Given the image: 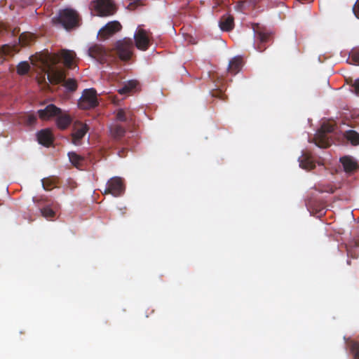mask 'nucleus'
Here are the masks:
<instances>
[{
	"label": "nucleus",
	"instance_id": "f257e3e1",
	"mask_svg": "<svg viewBox=\"0 0 359 359\" xmlns=\"http://www.w3.org/2000/svg\"><path fill=\"white\" fill-rule=\"evenodd\" d=\"M38 115L41 120H48L55 117L56 126L60 130L67 129L72 122V118L69 114L63 112L60 108L53 104H50L44 109H39Z\"/></svg>",
	"mask_w": 359,
	"mask_h": 359
},
{
	"label": "nucleus",
	"instance_id": "f03ea898",
	"mask_svg": "<svg viewBox=\"0 0 359 359\" xmlns=\"http://www.w3.org/2000/svg\"><path fill=\"white\" fill-rule=\"evenodd\" d=\"M79 13L72 8L60 11L58 15L53 19L55 24H61L66 29H71L79 25Z\"/></svg>",
	"mask_w": 359,
	"mask_h": 359
},
{
	"label": "nucleus",
	"instance_id": "7ed1b4c3",
	"mask_svg": "<svg viewBox=\"0 0 359 359\" xmlns=\"http://www.w3.org/2000/svg\"><path fill=\"white\" fill-rule=\"evenodd\" d=\"M89 8L93 15L100 17L109 16L115 12V6L112 0H93Z\"/></svg>",
	"mask_w": 359,
	"mask_h": 359
},
{
	"label": "nucleus",
	"instance_id": "20e7f679",
	"mask_svg": "<svg viewBox=\"0 0 359 359\" xmlns=\"http://www.w3.org/2000/svg\"><path fill=\"white\" fill-rule=\"evenodd\" d=\"M66 74L64 70L51 69L48 73V79L52 84H58L64 82V86L70 91H74L77 88V83L74 79L65 80Z\"/></svg>",
	"mask_w": 359,
	"mask_h": 359
},
{
	"label": "nucleus",
	"instance_id": "39448f33",
	"mask_svg": "<svg viewBox=\"0 0 359 359\" xmlns=\"http://www.w3.org/2000/svg\"><path fill=\"white\" fill-rule=\"evenodd\" d=\"M133 50L134 42L130 38H124L116 41L114 47L115 53L123 61H128L131 58Z\"/></svg>",
	"mask_w": 359,
	"mask_h": 359
},
{
	"label": "nucleus",
	"instance_id": "423d86ee",
	"mask_svg": "<svg viewBox=\"0 0 359 359\" xmlns=\"http://www.w3.org/2000/svg\"><path fill=\"white\" fill-rule=\"evenodd\" d=\"M252 27L255 39V48L259 52H263L266 49V43L270 40L271 33L259 24H252Z\"/></svg>",
	"mask_w": 359,
	"mask_h": 359
},
{
	"label": "nucleus",
	"instance_id": "0eeeda50",
	"mask_svg": "<svg viewBox=\"0 0 359 359\" xmlns=\"http://www.w3.org/2000/svg\"><path fill=\"white\" fill-rule=\"evenodd\" d=\"M97 104L96 90L93 88L84 90L78 102L79 108L86 110L94 108Z\"/></svg>",
	"mask_w": 359,
	"mask_h": 359
},
{
	"label": "nucleus",
	"instance_id": "6e6552de",
	"mask_svg": "<svg viewBox=\"0 0 359 359\" xmlns=\"http://www.w3.org/2000/svg\"><path fill=\"white\" fill-rule=\"evenodd\" d=\"M334 130V126L330 123L322 124L320 129L315 137L316 144L320 148H327L330 145V141L327 135V133Z\"/></svg>",
	"mask_w": 359,
	"mask_h": 359
},
{
	"label": "nucleus",
	"instance_id": "1a4fd4ad",
	"mask_svg": "<svg viewBox=\"0 0 359 359\" xmlns=\"http://www.w3.org/2000/svg\"><path fill=\"white\" fill-rule=\"evenodd\" d=\"M88 55L101 64L107 62L112 57L110 51L107 50L102 46L98 44L93 45L88 48Z\"/></svg>",
	"mask_w": 359,
	"mask_h": 359
},
{
	"label": "nucleus",
	"instance_id": "9d476101",
	"mask_svg": "<svg viewBox=\"0 0 359 359\" xmlns=\"http://www.w3.org/2000/svg\"><path fill=\"white\" fill-rule=\"evenodd\" d=\"M125 187L122 179L118 177H111L107 183L104 194H111L114 196H119L123 194Z\"/></svg>",
	"mask_w": 359,
	"mask_h": 359
},
{
	"label": "nucleus",
	"instance_id": "9b49d317",
	"mask_svg": "<svg viewBox=\"0 0 359 359\" xmlns=\"http://www.w3.org/2000/svg\"><path fill=\"white\" fill-rule=\"evenodd\" d=\"M136 47L140 50H146L150 45L149 32L142 28H138L134 34Z\"/></svg>",
	"mask_w": 359,
	"mask_h": 359
},
{
	"label": "nucleus",
	"instance_id": "f8f14e48",
	"mask_svg": "<svg viewBox=\"0 0 359 359\" xmlns=\"http://www.w3.org/2000/svg\"><path fill=\"white\" fill-rule=\"evenodd\" d=\"M88 126L81 122H76L74 126V131L72 133V143L75 145H80L81 140L88 131Z\"/></svg>",
	"mask_w": 359,
	"mask_h": 359
},
{
	"label": "nucleus",
	"instance_id": "ddd939ff",
	"mask_svg": "<svg viewBox=\"0 0 359 359\" xmlns=\"http://www.w3.org/2000/svg\"><path fill=\"white\" fill-rule=\"evenodd\" d=\"M121 25L118 21L108 22L99 31L100 37L105 40L121 30Z\"/></svg>",
	"mask_w": 359,
	"mask_h": 359
},
{
	"label": "nucleus",
	"instance_id": "4468645a",
	"mask_svg": "<svg viewBox=\"0 0 359 359\" xmlns=\"http://www.w3.org/2000/svg\"><path fill=\"white\" fill-rule=\"evenodd\" d=\"M75 56L76 54L74 51L62 50L58 53L57 55L55 56L53 62H56L57 60H61L66 67L71 68L72 67Z\"/></svg>",
	"mask_w": 359,
	"mask_h": 359
},
{
	"label": "nucleus",
	"instance_id": "2eb2a0df",
	"mask_svg": "<svg viewBox=\"0 0 359 359\" xmlns=\"http://www.w3.org/2000/svg\"><path fill=\"white\" fill-rule=\"evenodd\" d=\"M39 143L46 147H49L53 142V134L50 129L40 130L37 133Z\"/></svg>",
	"mask_w": 359,
	"mask_h": 359
},
{
	"label": "nucleus",
	"instance_id": "dca6fc26",
	"mask_svg": "<svg viewBox=\"0 0 359 359\" xmlns=\"http://www.w3.org/2000/svg\"><path fill=\"white\" fill-rule=\"evenodd\" d=\"M340 162L346 172H353L358 168L357 162L351 156L341 157Z\"/></svg>",
	"mask_w": 359,
	"mask_h": 359
},
{
	"label": "nucleus",
	"instance_id": "f3484780",
	"mask_svg": "<svg viewBox=\"0 0 359 359\" xmlns=\"http://www.w3.org/2000/svg\"><path fill=\"white\" fill-rule=\"evenodd\" d=\"M219 25L222 31H231L234 27L233 17L231 15H223L219 22Z\"/></svg>",
	"mask_w": 359,
	"mask_h": 359
},
{
	"label": "nucleus",
	"instance_id": "a211bd4d",
	"mask_svg": "<svg viewBox=\"0 0 359 359\" xmlns=\"http://www.w3.org/2000/svg\"><path fill=\"white\" fill-rule=\"evenodd\" d=\"M243 66V59L241 57H235L230 60L228 67V71L231 74H236L238 73Z\"/></svg>",
	"mask_w": 359,
	"mask_h": 359
},
{
	"label": "nucleus",
	"instance_id": "6ab92c4d",
	"mask_svg": "<svg viewBox=\"0 0 359 359\" xmlns=\"http://www.w3.org/2000/svg\"><path fill=\"white\" fill-rule=\"evenodd\" d=\"M116 118L121 122L133 123L134 121L133 115L129 110L118 109L116 111Z\"/></svg>",
	"mask_w": 359,
	"mask_h": 359
},
{
	"label": "nucleus",
	"instance_id": "aec40b11",
	"mask_svg": "<svg viewBox=\"0 0 359 359\" xmlns=\"http://www.w3.org/2000/svg\"><path fill=\"white\" fill-rule=\"evenodd\" d=\"M111 135L116 140H121L126 134V129L121 125L114 124L109 128Z\"/></svg>",
	"mask_w": 359,
	"mask_h": 359
},
{
	"label": "nucleus",
	"instance_id": "412c9836",
	"mask_svg": "<svg viewBox=\"0 0 359 359\" xmlns=\"http://www.w3.org/2000/svg\"><path fill=\"white\" fill-rule=\"evenodd\" d=\"M299 165L305 170H312L315 168V164L311 157L307 154H303L299 159Z\"/></svg>",
	"mask_w": 359,
	"mask_h": 359
},
{
	"label": "nucleus",
	"instance_id": "4be33fe9",
	"mask_svg": "<svg viewBox=\"0 0 359 359\" xmlns=\"http://www.w3.org/2000/svg\"><path fill=\"white\" fill-rule=\"evenodd\" d=\"M68 156L70 162L76 168H80L83 165L84 162V157L77 154L76 152L72 151L68 153Z\"/></svg>",
	"mask_w": 359,
	"mask_h": 359
},
{
	"label": "nucleus",
	"instance_id": "5701e85b",
	"mask_svg": "<svg viewBox=\"0 0 359 359\" xmlns=\"http://www.w3.org/2000/svg\"><path fill=\"white\" fill-rule=\"evenodd\" d=\"M35 39V36L29 32H24L19 36V42L22 46H30Z\"/></svg>",
	"mask_w": 359,
	"mask_h": 359
},
{
	"label": "nucleus",
	"instance_id": "b1692460",
	"mask_svg": "<svg viewBox=\"0 0 359 359\" xmlns=\"http://www.w3.org/2000/svg\"><path fill=\"white\" fill-rule=\"evenodd\" d=\"M344 137L352 145H359V133L356 131L353 130H347L344 134Z\"/></svg>",
	"mask_w": 359,
	"mask_h": 359
},
{
	"label": "nucleus",
	"instance_id": "393cba45",
	"mask_svg": "<svg viewBox=\"0 0 359 359\" xmlns=\"http://www.w3.org/2000/svg\"><path fill=\"white\" fill-rule=\"evenodd\" d=\"M350 350L354 359H359V342L351 340L349 341Z\"/></svg>",
	"mask_w": 359,
	"mask_h": 359
},
{
	"label": "nucleus",
	"instance_id": "a878e982",
	"mask_svg": "<svg viewBox=\"0 0 359 359\" xmlns=\"http://www.w3.org/2000/svg\"><path fill=\"white\" fill-rule=\"evenodd\" d=\"M30 66L27 62H21L17 66V72L20 75H25L28 73Z\"/></svg>",
	"mask_w": 359,
	"mask_h": 359
},
{
	"label": "nucleus",
	"instance_id": "bb28decb",
	"mask_svg": "<svg viewBox=\"0 0 359 359\" xmlns=\"http://www.w3.org/2000/svg\"><path fill=\"white\" fill-rule=\"evenodd\" d=\"M41 212L42 216L48 219H51L55 216V212L49 206L41 208Z\"/></svg>",
	"mask_w": 359,
	"mask_h": 359
},
{
	"label": "nucleus",
	"instance_id": "cd10ccee",
	"mask_svg": "<svg viewBox=\"0 0 359 359\" xmlns=\"http://www.w3.org/2000/svg\"><path fill=\"white\" fill-rule=\"evenodd\" d=\"M55 184V180L53 178H44L42 180V185L45 190H50Z\"/></svg>",
	"mask_w": 359,
	"mask_h": 359
},
{
	"label": "nucleus",
	"instance_id": "c85d7f7f",
	"mask_svg": "<svg viewBox=\"0 0 359 359\" xmlns=\"http://www.w3.org/2000/svg\"><path fill=\"white\" fill-rule=\"evenodd\" d=\"M349 56L353 61L351 64H359V47L353 48L351 50Z\"/></svg>",
	"mask_w": 359,
	"mask_h": 359
},
{
	"label": "nucleus",
	"instance_id": "c756f323",
	"mask_svg": "<svg viewBox=\"0 0 359 359\" xmlns=\"http://www.w3.org/2000/svg\"><path fill=\"white\" fill-rule=\"evenodd\" d=\"M138 81L137 80H130L124 83V85L127 87L128 90L131 92L134 89H135L138 85Z\"/></svg>",
	"mask_w": 359,
	"mask_h": 359
},
{
	"label": "nucleus",
	"instance_id": "7c9ffc66",
	"mask_svg": "<svg viewBox=\"0 0 359 359\" xmlns=\"http://www.w3.org/2000/svg\"><path fill=\"white\" fill-rule=\"evenodd\" d=\"M212 97H218L220 100H226V95L223 93V92L221 90H215L212 93Z\"/></svg>",
	"mask_w": 359,
	"mask_h": 359
},
{
	"label": "nucleus",
	"instance_id": "2f4dec72",
	"mask_svg": "<svg viewBox=\"0 0 359 359\" xmlns=\"http://www.w3.org/2000/svg\"><path fill=\"white\" fill-rule=\"evenodd\" d=\"M353 11L355 15L359 19V0H357L353 7Z\"/></svg>",
	"mask_w": 359,
	"mask_h": 359
},
{
	"label": "nucleus",
	"instance_id": "473e14b6",
	"mask_svg": "<svg viewBox=\"0 0 359 359\" xmlns=\"http://www.w3.org/2000/svg\"><path fill=\"white\" fill-rule=\"evenodd\" d=\"M118 93H119V94H121V95H126V94H128V93H130V92L128 90L127 87H126L124 84H123V86L122 87H121L120 88H118Z\"/></svg>",
	"mask_w": 359,
	"mask_h": 359
},
{
	"label": "nucleus",
	"instance_id": "72a5a7b5",
	"mask_svg": "<svg viewBox=\"0 0 359 359\" xmlns=\"http://www.w3.org/2000/svg\"><path fill=\"white\" fill-rule=\"evenodd\" d=\"M353 87L354 88L355 93L359 95V79L355 81Z\"/></svg>",
	"mask_w": 359,
	"mask_h": 359
},
{
	"label": "nucleus",
	"instance_id": "f704fd0d",
	"mask_svg": "<svg viewBox=\"0 0 359 359\" xmlns=\"http://www.w3.org/2000/svg\"><path fill=\"white\" fill-rule=\"evenodd\" d=\"M36 121V118L35 116H34V115L29 116L28 121L30 124L35 123Z\"/></svg>",
	"mask_w": 359,
	"mask_h": 359
}]
</instances>
